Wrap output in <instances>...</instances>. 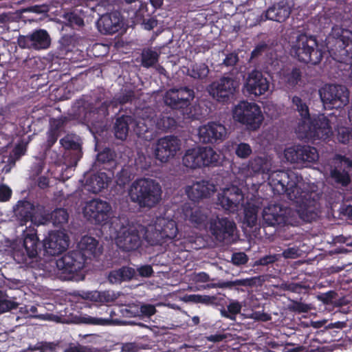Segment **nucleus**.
I'll return each instance as SVG.
<instances>
[{"instance_id":"c03bdc74","label":"nucleus","mask_w":352,"mask_h":352,"mask_svg":"<svg viewBox=\"0 0 352 352\" xmlns=\"http://www.w3.org/2000/svg\"><path fill=\"white\" fill-rule=\"evenodd\" d=\"M177 122L175 118L166 114H161L157 119L156 126L162 131H168L175 129Z\"/></svg>"},{"instance_id":"4468645a","label":"nucleus","mask_w":352,"mask_h":352,"mask_svg":"<svg viewBox=\"0 0 352 352\" xmlns=\"http://www.w3.org/2000/svg\"><path fill=\"white\" fill-rule=\"evenodd\" d=\"M238 82L232 77L223 76L207 88L210 96L219 102L228 103L233 99Z\"/></svg>"},{"instance_id":"6ab92c4d","label":"nucleus","mask_w":352,"mask_h":352,"mask_svg":"<svg viewBox=\"0 0 352 352\" xmlns=\"http://www.w3.org/2000/svg\"><path fill=\"white\" fill-rule=\"evenodd\" d=\"M352 168V160L344 155H336L334 166L330 170L331 178L338 184L347 186L351 183L349 172Z\"/></svg>"},{"instance_id":"864d4df0","label":"nucleus","mask_w":352,"mask_h":352,"mask_svg":"<svg viewBox=\"0 0 352 352\" xmlns=\"http://www.w3.org/2000/svg\"><path fill=\"white\" fill-rule=\"evenodd\" d=\"M96 160L97 162L100 164L113 162V152L109 148H105L101 152L98 153Z\"/></svg>"},{"instance_id":"a211bd4d","label":"nucleus","mask_w":352,"mask_h":352,"mask_svg":"<svg viewBox=\"0 0 352 352\" xmlns=\"http://www.w3.org/2000/svg\"><path fill=\"white\" fill-rule=\"evenodd\" d=\"M181 141L174 135H167L160 138L155 145V156L161 162H166L173 157L180 149Z\"/></svg>"},{"instance_id":"58836bf2","label":"nucleus","mask_w":352,"mask_h":352,"mask_svg":"<svg viewBox=\"0 0 352 352\" xmlns=\"http://www.w3.org/2000/svg\"><path fill=\"white\" fill-rule=\"evenodd\" d=\"M186 74L194 79L204 80L209 74V68L206 63H191L187 67Z\"/></svg>"},{"instance_id":"f704fd0d","label":"nucleus","mask_w":352,"mask_h":352,"mask_svg":"<svg viewBox=\"0 0 352 352\" xmlns=\"http://www.w3.org/2000/svg\"><path fill=\"white\" fill-rule=\"evenodd\" d=\"M98 241L92 236H84L78 245V251L85 256L84 258L87 261L92 257L98 256Z\"/></svg>"},{"instance_id":"0e129e2a","label":"nucleus","mask_w":352,"mask_h":352,"mask_svg":"<svg viewBox=\"0 0 352 352\" xmlns=\"http://www.w3.org/2000/svg\"><path fill=\"white\" fill-rule=\"evenodd\" d=\"M64 352H96V351L92 347L78 344L68 347Z\"/></svg>"},{"instance_id":"0eeeda50","label":"nucleus","mask_w":352,"mask_h":352,"mask_svg":"<svg viewBox=\"0 0 352 352\" xmlns=\"http://www.w3.org/2000/svg\"><path fill=\"white\" fill-rule=\"evenodd\" d=\"M177 234L178 228L175 221L158 217L151 230L145 232V239L150 245H163L175 241Z\"/></svg>"},{"instance_id":"1a4fd4ad","label":"nucleus","mask_w":352,"mask_h":352,"mask_svg":"<svg viewBox=\"0 0 352 352\" xmlns=\"http://www.w3.org/2000/svg\"><path fill=\"white\" fill-rule=\"evenodd\" d=\"M233 118L250 131L260 128L264 117L260 107L254 102L241 101L233 110Z\"/></svg>"},{"instance_id":"680f3d73","label":"nucleus","mask_w":352,"mask_h":352,"mask_svg":"<svg viewBox=\"0 0 352 352\" xmlns=\"http://www.w3.org/2000/svg\"><path fill=\"white\" fill-rule=\"evenodd\" d=\"M239 60L238 54L235 52H231L226 56V58L223 60L222 65H225L226 67H233L236 65Z\"/></svg>"},{"instance_id":"412c9836","label":"nucleus","mask_w":352,"mask_h":352,"mask_svg":"<svg viewBox=\"0 0 352 352\" xmlns=\"http://www.w3.org/2000/svg\"><path fill=\"white\" fill-rule=\"evenodd\" d=\"M226 134L225 126L216 122H209L198 129L199 140L205 144L221 142L226 138Z\"/></svg>"},{"instance_id":"3c124183","label":"nucleus","mask_w":352,"mask_h":352,"mask_svg":"<svg viewBox=\"0 0 352 352\" xmlns=\"http://www.w3.org/2000/svg\"><path fill=\"white\" fill-rule=\"evenodd\" d=\"M6 296L7 295L0 290V315L16 309L19 305L15 301L5 299L4 297Z\"/></svg>"},{"instance_id":"2eb2a0df","label":"nucleus","mask_w":352,"mask_h":352,"mask_svg":"<svg viewBox=\"0 0 352 352\" xmlns=\"http://www.w3.org/2000/svg\"><path fill=\"white\" fill-rule=\"evenodd\" d=\"M284 155L287 161L304 167L309 166L319 158L317 149L309 145L297 144L286 148Z\"/></svg>"},{"instance_id":"5fc2aeb1","label":"nucleus","mask_w":352,"mask_h":352,"mask_svg":"<svg viewBox=\"0 0 352 352\" xmlns=\"http://www.w3.org/2000/svg\"><path fill=\"white\" fill-rule=\"evenodd\" d=\"M252 150L249 144L241 142L236 145L235 154L241 159L248 158L252 154Z\"/></svg>"},{"instance_id":"72a5a7b5","label":"nucleus","mask_w":352,"mask_h":352,"mask_svg":"<svg viewBox=\"0 0 352 352\" xmlns=\"http://www.w3.org/2000/svg\"><path fill=\"white\" fill-rule=\"evenodd\" d=\"M134 118L131 116L122 115L118 116L114 122L113 131L116 138L124 140L126 139L129 131V125L133 124Z\"/></svg>"},{"instance_id":"49530a36","label":"nucleus","mask_w":352,"mask_h":352,"mask_svg":"<svg viewBox=\"0 0 352 352\" xmlns=\"http://www.w3.org/2000/svg\"><path fill=\"white\" fill-rule=\"evenodd\" d=\"M74 47V38L72 36L65 35L59 41V46L58 50L59 51V55L65 56L68 52H72Z\"/></svg>"},{"instance_id":"7c9ffc66","label":"nucleus","mask_w":352,"mask_h":352,"mask_svg":"<svg viewBox=\"0 0 352 352\" xmlns=\"http://www.w3.org/2000/svg\"><path fill=\"white\" fill-rule=\"evenodd\" d=\"M263 217L265 224L269 226H280L287 221L286 210L279 204L265 208Z\"/></svg>"},{"instance_id":"7ed1b4c3","label":"nucleus","mask_w":352,"mask_h":352,"mask_svg":"<svg viewBox=\"0 0 352 352\" xmlns=\"http://www.w3.org/2000/svg\"><path fill=\"white\" fill-rule=\"evenodd\" d=\"M162 193L160 184L150 178L135 179L129 189L131 202L142 208L151 209L155 207L162 199Z\"/></svg>"},{"instance_id":"cd10ccee","label":"nucleus","mask_w":352,"mask_h":352,"mask_svg":"<svg viewBox=\"0 0 352 352\" xmlns=\"http://www.w3.org/2000/svg\"><path fill=\"white\" fill-rule=\"evenodd\" d=\"M215 190V186L206 180L194 182L186 188L188 197L194 202L209 197Z\"/></svg>"},{"instance_id":"ea45409f","label":"nucleus","mask_w":352,"mask_h":352,"mask_svg":"<svg viewBox=\"0 0 352 352\" xmlns=\"http://www.w3.org/2000/svg\"><path fill=\"white\" fill-rule=\"evenodd\" d=\"M256 283V278H246L235 279L234 280H228L221 283V287L229 289H234L238 291L244 292L243 287H251Z\"/></svg>"},{"instance_id":"052dcab7","label":"nucleus","mask_w":352,"mask_h":352,"mask_svg":"<svg viewBox=\"0 0 352 352\" xmlns=\"http://www.w3.org/2000/svg\"><path fill=\"white\" fill-rule=\"evenodd\" d=\"M226 296L223 294H217L211 296L210 297V305L214 307H221V309H224L226 305Z\"/></svg>"},{"instance_id":"f03ea898","label":"nucleus","mask_w":352,"mask_h":352,"mask_svg":"<svg viewBox=\"0 0 352 352\" xmlns=\"http://www.w3.org/2000/svg\"><path fill=\"white\" fill-rule=\"evenodd\" d=\"M135 98V91L131 89H122L110 101L105 100L95 104L87 96H83L76 100L73 110L78 119L87 122H98L109 115V107H117L126 103H131Z\"/></svg>"},{"instance_id":"e433bc0d","label":"nucleus","mask_w":352,"mask_h":352,"mask_svg":"<svg viewBox=\"0 0 352 352\" xmlns=\"http://www.w3.org/2000/svg\"><path fill=\"white\" fill-rule=\"evenodd\" d=\"M135 275L134 268L129 266H122L118 270L111 271L108 276L110 283L113 284L121 283L122 282L129 281Z\"/></svg>"},{"instance_id":"13d9d810","label":"nucleus","mask_w":352,"mask_h":352,"mask_svg":"<svg viewBox=\"0 0 352 352\" xmlns=\"http://www.w3.org/2000/svg\"><path fill=\"white\" fill-rule=\"evenodd\" d=\"M210 297L211 296L208 295L192 294L190 295L188 298L193 302L210 305Z\"/></svg>"},{"instance_id":"20e7f679","label":"nucleus","mask_w":352,"mask_h":352,"mask_svg":"<svg viewBox=\"0 0 352 352\" xmlns=\"http://www.w3.org/2000/svg\"><path fill=\"white\" fill-rule=\"evenodd\" d=\"M325 45L330 56L338 63L352 61V30L336 25L327 36Z\"/></svg>"},{"instance_id":"39448f33","label":"nucleus","mask_w":352,"mask_h":352,"mask_svg":"<svg viewBox=\"0 0 352 352\" xmlns=\"http://www.w3.org/2000/svg\"><path fill=\"white\" fill-rule=\"evenodd\" d=\"M292 54L300 62L317 65L323 56L322 45L315 36L300 34L292 47Z\"/></svg>"},{"instance_id":"8fccbe9b","label":"nucleus","mask_w":352,"mask_h":352,"mask_svg":"<svg viewBox=\"0 0 352 352\" xmlns=\"http://www.w3.org/2000/svg\"><path fill=\"white\" fill-rule=\"evenodd\" d=\"M257 208L252 206H248L244 210V221L250 227H253L257 221Z\"/></svg>"},{"instance_id":"393cba45","label":"nucleus","mask_w":352,"mask_h":352,"mask_svg":"<svg viewBox=\"0 0 352 352\" xmlns=\"http://www.w3.org/2000/svg\"><path fill=\"white\" fill-rule=\"evenodd\" d=\"M69 245V236L62 231H54L50 233L43 242L45 251L50 256L61 254L67 250Z\"/></svg>"},{"instance_id":"c756f323","label":"nucleus","mask_w":352,"mask_h":352,"mask_svg":"<svg viewBox=\"0 0 352 352\" xmlns=\"http://www.w3.org/2000/svg\"><path fill=\"white\" fill-rule=\"evenodd\" d=\"M60 145L67 151V155H72V162L76 165L82 156V146L79 136L75 134H67L60 140Z\"/></svg>"},{"instance_id":"473e14b6","label":"nucleus","mask_w":352,"mask_h":352,"mask_svg":"<svg viewBox=\"0 0 352 352\" xmlns=\"http://www.w3.org/2000/svg\"><path fill=\"white\" fill-rule=\"evenodd\" d=\"M183 210L186 219L195 228H198L206 226L208 217L202 208L197 206L190 207L185 206Z\"/></svg>"},{"instance_id":"09e8293b","label":"nucleus","mask_w":352,"mask_h":352,"mask_svg":"<svg viewBox=\"0 0 352 352\" xmlns=\"http://www.w3.org/2000/svg\"><path fill=\"white\" fill-rule=\"evenodd\" d=\"M104 308L106 309L105 312L107 317L102 318V317H92L89 316L88 318H85L86 322L89 324H94V325H108L111 324L112 319L111 318V311H109V309L104 306Z\"/></svg>"},{"instance_id":"e2e57ef3","label":"nucleus","mask_w":352,"mask_h":352,"mask_svg":"<svg viewBox=\"0 0 352 352\" xmlns=\"http://www.w3.org/2000/svg\"><path fill=\"white\" fill-rule=\"evenodd\" d=\"M248 261V258L244 252L234 253L232 256V262L236 265H244Z\"/></svg>"},{"instance_id":"2f4dec72","label":"nucleus","mask_w":352,"mask_h":352,"mask_svg":"<svg viewBox=\"0 0 352 352\" xmlns=\"http://www.w3.org/2000/svg\"><path fill=\"white\" fill-rule=\"evenodd\" d=\"M14 212L21 226H25L28 222L34 221L35 207L30 201L19 200L14 208Z\"/></svg>"},{"instance_id":"774afa93","label":"nucleus","mask_w":352,"mask_h":352,"mask_svg":"<svg viewBox=\"0 0 352 352\" xmlns=\"http://www.w3.org/2000/svg\"><path fill=\"white\" fill-rule=\"evenodd\" d=\"M140 312L142 315L150 317L155 314L156 309L152 305H143L140 307Z\"/></svg>"},{"instance_id":"aec40b11","label":"nucleus","mask_w":352,"mask_h":352,"mask_svg":"<svg viewBox=\"0 0 352 352\" xmlns=\"http://www.w3.org/2000/svg\"><path fill=\"white\" fill-rule=\"evenodd\" d=\"M23 246L25 252L23 250H14L13 251V258L18 263H25L28 258H33L38 255V250H41V242L35 232L27 233L24 236Z\"/></svg>"},{"instance_id":"f257e3e1","label":"nucleus","mask_w":352,"mask_h":352,"mask_svg":"<svg viewBox=\"0 0 352 352\" xmlns=\"http://www.w3.org/2000/svg\"><path fill=\"white\" fill-rule=\"evenodd\" d=\"M302 177L292 170L277 171L272 178L274 190L296 204L300 219L307 222L316 220L320 212L319 199L313 192L298 186Z\"/></svg>"},{"instance_id":"9d476101","label":"nucleus","mask_w":352,"mask_h":352,"mask_svg":"<svg viewBox=\"0 0 352 352\" xmlns=\"http://www.w3.org/2000/svg\"><path fill=\"white\" fill-rule=\"evenodd\" d=\"M298 128V131L302 133L305 138L314 141H325L333 135L330 120L324 114H319L317 117L309 120L307 123H300Z\"/></svg>"},{"instance_id":"6e6d98bb","label":"nucleus","mask_w":352,"mask_h":352,"mask_svg":"<svg viewBox=\"0 0 352 352\" xmlns=\"http://www.w3.org/2000/svg\"><path fill=\"white\" fill-rule=\"evenodd\" d=\"M65 18L67 21L68 24L73 28H80L84 25L83 19L74 12L67 13Z\"/></svg>"},{"instance_id":"37998d69","label":"nucleus","mask_w":352,"mask_h":352,"mask_svg":"<svg viewBox=\"0 0 352 352\" xmlns=\"http://www.w3.org/2000/svg\"><path fill=\"white\" fill-rule=\"evenodd\" d=\"M242 305L237 300H232L228 305H227V310L220 309L221 315L222 317L234 320L236 316L241 311Z\"/></svg>"},{"instance_id":"603ef678","label":"nucleus","mask_w":352,"mask_h":352,"mask_svg":"<svg viewBox=\"0 0 352 352\" xmlns=\"http://www.w3.org/2000/svg\"><path fill=\"white\" fill-rule=\"evenodd\" d=\"M266 160L262 157H255L250 160L249 162V168L256 173H263L265 170V166Z\"/></svg>"},{"instance_id":"4d7b16f0","label":"nucleus","mask_w":352,"mask_h":352,"mask_svg":"<svg viewBox=\"0 0 352 352\" xmlns=\"http://www.w3.org/2000/svg\"><path fill=\"white\" fill-rule=\"evenodd\" d=\"M131 174L126 168H122L117 174V184L119 186H125L131 180Z\"/></svg>"},{"instance_id":"79ce46f5","label":"nucleus","mask_w":352,"mask_h":352,"mask_svg":"<svg viewBox=\"0 0 352 352\" xmlns=\"http://www.w3.org/2000/svg\"><path fill=\"white\" fill-rule=\"evenodd\" d=\"M292 100L293 105L296 107V110L301 117V120L298 124L300 123H307V122L311 119L308 106L297 96H294Z\"/></svg>"},{"instance_id":"5701e85b","label":"nucleus","mask_w":352,"mask_h":352,"mask_svg":"<svg viewBox=\"0 0 352 352\" xmlns=\"http://www.w3.org/2000/svg\"><path fill=\"white\" fill-rule=\"evenodd\" d=\"M269 86V81L263 73L254 69L248 74L245 80L243 91L249 96H259L268 90Z\"/></svg>"},{"instance_id":"bb28decb","label":"nucleus","mask_w":352,"mask_h":352,"mask_svg":"<svg viewBox=\"0 0 352 352\" xmlns=\"http://www.w3.org/2000/svg\"><path fill=\"white\" fill-rule=\"evenodd\" d=\"M292 7L287 1H280L269 7L261 16V21L271 20L282 23L290 16Z\"/></svg>"},{"instance_id":"a18cd8bd","label":"nucleus","mask_w":352,"mask_h":352,"mask_svg":"<svg viewBox=\"0 0 352 352\" xmlns=\"http://www.w3.org/2000/svg\"><path fill=\"white\" fill-rule=\"evenodd\" d=\"M69 219L67 210L64 208H56L51 213V219L53 224L61 227L67 223Z\"/></svg>"},{"instance_id":"ddd939ff","label":"nucleus","mask_w":352,"mask_h":352,"mask_svg":"<svg viewBox=\"0 0 352 352\" xmlns=\"http://www.w3.org/2000/svg\"><path fill=\"white\" fill-rule=\"evenodd\" d=\"M111 206L109 202L100 199H92L86 203L83 212L91 223L105 225L111 219Z\"/></svg>"},{"instance_id":"de8ad7c7","label":"nucleus","mask_w":352,"mask_h":352,"mask_svg":"<svg viewBox=\"0 0 352 352\" xmlns=\"http://www.w3.org/2000/svg\"><path fill=\"white\" fill-rule=\"evenodd\" d=\"M336 138L343 144H347L352 141V129L346 126L338 127L336 129Z\"/></svg>"},{"instance_id":"b1692460","label":"nucleus","mask_w":352,"mask_h":352,"mask_svg":"<svg viewBox=\"0 0 352 352\" xmlns=\"http://www.w3.org/2000/svg\"><path fill=\"white\" fill-rule=\"evenodd\" d=\"M17 43L21 48L42 50L50 46V38L46 30H38L25 36H19Z\"/></svg>"},{"instance_id":"4be33fe9","label":"nucleus","mask_w":352,"mask_h":352,"mask_svg":"<svg viewBox=\"0 0 352 352\" xmlns=\"http://www.w3.org/2000/svg\"><path fill=\"white\" fill-rule=\"evenodd\" d=\"M243 198L241 190L237 186H232L218 194L217 204L220 205L223 210L234 213L238 210Z\"/></svg>"},{"instance_id":"a19ab883","label":"nucleus","mask_w":352,"mask_h":352,"mask_svg":"<svg viewBox=\"0 0 352 352\" xmlns=\"http://www.w3.org/2000/svg\"><path fill=\"white\" fill-rule=\"evenodd\" d=\"M160 54L151 48H144L141 53V65L143 67H153L159 60Z\"/></svg>"},{"instance_id":"423d86ee","label":"nucleus","mask_w":352,"mask_h":352,"mask_svg":"<svg viewBox=\"0 0 352 352\" xmlns=\"http://www.w3.org/2000/svg\"><path fill=\"white\" fill-rule=\"evenodd\" d=\"M195 98L192 89L181 87L179 89H170L164 95V101L166 105L173 109L179 110L186 118L197 119L196 113L192 111L191 101Z\"/></svg>"},{"instance_id":"69168bd1","label":"nucleus","mask_w":352,"mask_h":352,"mask_svg":"<svg viewBox=\"0 0 352 352\" xmlns=\"http://www.w3.org/2000/svg\"><path fill=\"white\" fill-rule=\"evenodd\" d=\"M277 261V256L276 254L265 255L256 261V263L259 265H267L268 264L274 263Z\"/></svg>"},{"instance_id":"f3484780","label":"nucleus","mask_w":352,"mask_h":352,"mask_svg":"<svg viewBox=\"0 0 352 352\" xmlns=\"http://www.w3.org/2000/svg\"><path fill=\"white\" fill-rule=\"evenodd\" d=\"M207 224L208 231L211 236L221 243L229 241L236 229L234 221L224 217L210 218Z\"/></svg>"},{"instance_id":"f8f14e48","label":"nucleus","mask_w":352,"mask_h":352,"mask_svg":"<svg viewBox=\"0 0 352 352\" xmlns=\"http://www.w3.org/2000/svg\"><path fill=\"white\" fill-rule=\"evenodd\" d=\"M84 256L80 251L74 250L63 254L56 260V267L63 279H73L74 275L85 267L87 261Z\"/></svg>"},{"instance_id":"338daca9","label":"nucleus","mask_w":352,"mask_h":352,"mask_svg":"<svg viewBox=\"0 0 352 352\" xmlns=\"http://www.w3.org/2000/svg\"><path fill=\"white\" fill-rule=\"evenodd\" d=\"M138 274L142 277H151L153 274V267L149 265H142L137 269Z\"/></svg>"},{"instance_id":"c85d7f7f","label":"nucleus","mask_w":352,"mask_h":352,"mask_svg":"<svg viewBox=\"0 0 352 352\" xmlns=\"http://www.w3.org/2000/svg\"><path fill=\"white\" fill-rule=\"evenodd\" d=\"M122 19L118 12H112L102 15L96 23L100 32L103 34H113L121 28Z\"/></svg>"},{"instance_id":"6e6552de","label":"nucleus","mask_w":352,"mask_h":352,"mask_svg":"<svg viewBox=\"0 0 352 352\" xmlns=\"http://www.w3.org/2000/svg\"><path fill=\"white\" fill-rule=\"evenodd\" d=\"M219 155L212 148L196 146L186 151L183 157L184 166L191 169L206 166H217L219 164Z\"/></svg>"},{"instance_id":"a878e982","label":"nucleus","mask_w":352,"mask_h":352,"mask_svg":"<svg viewBox=\"0 0 352 352\" xmlns=\"http://www.w3.org/2000/svg\"><path fill=\"white\" fill-rule=\"evenodd\" d=\"M67 121V118L66 117L52 118L50 120L49 128L46 132V140L43 144V148L45 152L49 151L52 148L64 133Z\"/></svg>"},{"instance_id":"bf43d9fd","label":"nucleus","mask_w":352,"mask_h":352,"mask_svg":"<svg viewBox=\"0 0 352 352\" xmlns=\"http://www.w3.org/2000/svg\"><path fill=\"white\" fill-rule=\"evenodd\" d=\"M12 195V191L8 186L3 184L0 185V202L8 201Z\"/></svg>"},{"instance_id":"9b49d317","label":"nucleus","mask_w":352,"mask_h":352,"mask_svg":"<svg viewBox=\"0 0 352 352\" xmlns=\"http://www.w3.org/2000/svg\"><path fill=\"white\" fill-rule=\"evenodd\" d=\"M144 227L138 224L128 222L122 225L118 231L116 244L118 247L124 252H132L138 250L142 245L141 234Z\"/></svg>"},{"instance_id":"4c0bfd02","label":"nucleus","mask_w":352,"mask_h":352,"mask_svg":"<svg viewBox=\"0 0 352 352\" xmlns=\"http://www.w3.org/2000/svg\"><path fill=\"white\" fill-rule=\"evenodd\" d=\"M302 72L300 67H294L291 69H287L283 71L282 80L285 85L289 89H294L301 81Z\"/></svg>"},{"instance_id":"dca6fc26","label":"nucleus","mask_w":352,"mask_h":352,"mask_svg":"<svg viewBox=\"0 0 352 352\" xmlns=\"http://www.w3.org/2000/svg\"><path fill=\"white\" fill-rule=\"evenodd\" d=\"M320 96L324 104L332 109L346 106L349 100V92L344 85H327L320 90Z\"/></svg>"},{"instance_id":"c9c22d12","label":"nucleus","mask_w":352,"mask_h":352,"mask_svg":"<svg viewBox=\"0 0 352 352\" xmlns=\"http://www.w3.org/2000/svg\"><path fill=\"white\" fill-rule=\"evenodd\" d=\"M109 177L105 173H98L89 176L86 179L85 187L93 192L98 193L107 186Z\"/></svg>"}]
</instances>
